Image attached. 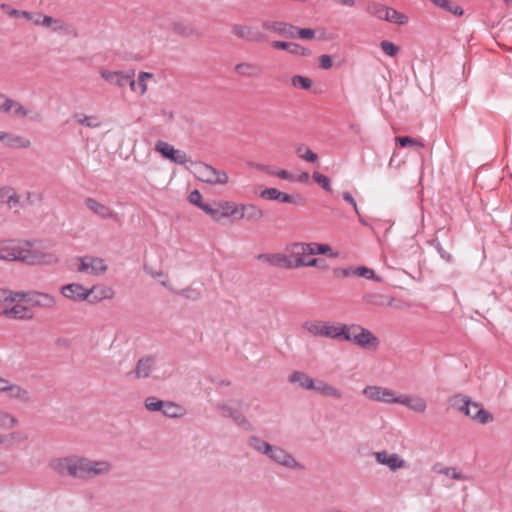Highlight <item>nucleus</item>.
Masks as SVG:
<instances>
[{"label": "nucleus", "instance_id": "obj_29", "mask_svg": "<svg viewBox=\"0 0 512 512\" xmlns=\"http://www.w3.org/2000/svg\"><path fill=\"white\" fill-rule=\"evenodd\" d=\"M156 361L153 357H144L137 362L133 371L135 378H147L155 369Z\"/></svg>", "mask_w": 512, "mask_h": 512}, {"label": "nucleus", "instance_id": "obj_5", "mask_svg": "<svg viewBox=\"0 0 512 512\" xmlns=\"http://www.w3.org/2000/svg\"><path fill=\"white\" fill-rule=\"evenodd\" d=\"M26 297V292L2 290V315L16 320L32 319L34 313Z\"/></svg>", "mask_w": 512, "mask_h": 512}, {"label": "nucleus", "instance_id": "obj_6", "mask_svg": "<svg viewBox=\"0 0 512 512\" xmlns=\"http://www.w3.org/2000/svg\"><path fill=\"white\" fill-rule=\"evenodd\" d=\"M27 439L26 433L20 428L19 420L10 413H2V447L12 448Z\"/></svg>", "mask_w": 512, "mask_h": 512}, {"label": "nucleus", "instance_id": "obj_24", "mask_svg": "<svg viewBox=\"0 0 512 512\" xmlns=\"http://www.w3.org/2000/svg\"><path fill=\"white\" fill-rule=\"evenodd\" d=\"M258 259L280 269H292L291 257L288 253L260 254Z\"/></svg>", "mask_w": 512, "mask_h": 512}, {"label": "nucleus", "instance_id": "obj_7", "mask_svg": "<svg viewBox=\"0 0 512 512\" xmlns=\"http://www.w3.org/2000/svg\"><path fill=\"white\" fill-rule=\"evenodd\" d=\"M345 341L352 342L362 349L371 351L377 350L380 345V340L376 335L358 324H350L348 326Z\"/></svg>", "mask_w": 512, "mask_h": 512}, {"label": "nucleus", "instance_id": "obj_62", "mask_svg": "<svg viewBox=\"0 0 512 512\" xmlns=\"http://www.w3.org/2000/svg\"><path fill=\"white\" fill-rule=\"evenodd\" d=\"M343 199L346 202H348L349 204H351L355 213L358 214L357 203H356L355 199L353 198V196L349 192H343Z\"/></svg>", "mask_w": 512, "mask_h": 512}, {"label": "nucleus", "instance_id": "obj_3", "mask_svg": "<svg viewBox=\"0 0 512 512\" xmlns=\"http://www.w3.org/2000/svg\"><path fill=\"white\" fill-rule=\"evenodd\" d=\"M205 213L212 220L219 222L225 218L236 221L259 222L265 217L264 210L254 203L234 202L230 200H217L214 206L210 205Z\"/></svg>", "mask_w": 512, "mask_h": 512}, {"label": "nucleus", "instance_id": "obj_11", "mask_svg": "<svg viewBox=\"0 0 512 512\" xmlns=\"http://www.w3.org/2000/svg\"><path fill=\"white\" fill-rule=\"evenodd\" d=\"M154 150L160 154L163 159L172 163L185 165L189 162L185 151L176 149L173 145L164 140H157L154 145Z\"/></svg>", "mask_w": 512, "mask_h": 512}, {"label": "nucleus", "instance_id": "obj_42", "mask_svg": "<svg viewBox=\"0 0 512 512\" xmlns=\"http://www.w3.org/2000/svg\"><path fill=\"white\" fill-rule=\"evenodd\" d=\"M94 292H97V295H95L94 297V302H99L102 300H111L116 295L115 290L107 285L96 286V290Z\"/></svg>", "mask_w": 512, "mask_h": 512}, {"label": "nucleus", "instance_id": "obj_32", "mask_svg": "<svg viewBox=\"0 0 512 512\" xmlns=\"http://www.w3.org/2000/svg\"><path fill=\"white\" fill-rule=\"evenodd\" d=\"M382 20L395 25H406L409 22V17L386 5Z\"/></svg>", "mask_w": 512, "mask_h": 512}, {"label": "nucleus", "instance_id": "obj_46", "mask_svg": "<svg viewBox=\"0 0 512 512\" xmlns=\"http://www.w3.org/2000/svg\"><path fill=\"white\" fill-rule=\"evenodd\" d=\"M386 5L378 2H371L366 7V12L378 20H382Z\"/></svg>", "mask_w": 512, "mask_h": 512}, {"label": "nucleus", "instance_id": "obj_4", "mask_svg": "<svg viewBox=\"0 0 512 512\" xmlns=\"http://www.w3.org/2000/svg\"><path fill=\"white\" fill-rule=\"evenodd\" d=\"M248 445L276 466L293 472H304L306 470L305 464L282 446L271 444L257 436L250 437Z\"/></svg>", "mask_w": 512, "mask_h": 512}, {"label": "nucleus", "instance_id": "obj_36", "mask_svg": "<svg viewBox=\"0 0 512 512\" xmlns=\"http://www.w3.org/2000/svg\"><path fill=\"white\" fill-rule=\"evenodd\" d=\"M42 27H45L52 32H65L67 31L68 25L59 18L45 15L42 21Z\"/></svg>", "mask_w": 512, "mask_h": 512}, {"label": "nucleus", "instance_id": "obj_50", "mask_svg": "<svg viewBox=\"0 0 512 512\" xmlns=\"http://www.w3.org/2000/svg\"><path fill=\"white\" fill-rule=\"evenodd\" d=\"M188 200L191 204L197 206L203 212H205V209L209 208L210 206V204H207L203 201L202 195L199 190L191 191L188 196Z\"/></svg>", "mask_w": 512, "mask_h": 512}, {"label": "nucleus", "instance_id": "obj_20", "mask_svg": "<svg viewBox=\"0 0 512 512\" xmlns=\"http://www.w3.org/2000/svg\"><path fill=\"white\" fill-rule=\"evenodd\" d=\"M26 298L30 306L43 309L54 308L57 304L56 297L45 292H26Z\"/></svg>", "mask_w": 512, "mask_h": 512}, {"label": "nucleus", "instance_id": "obj_47", "mask_svg": "<svg viewBox=\"0 0 512 512\" xmlns=\"http://www.w3.org/2000/svg\"><path fill=\"white\" fill-rule=\"evenodd\" d=\"M312 80L306 76L294 75L291 77V85L294 88L309 90L312 87Z\"/></svg>", "mask_w": 512, "mask_h": 512}, {"label": "nucleus", "instance_id": "obj_18", "mask_svg": "<svg viewBox=\"0 0 512 512\" xmlns=\"http://www.w3.org/2000/svg\"><path fill=\"white\" fill-rule=\"evenodd\" d=\"M2 112L7 113L9 116L17 119L29 118L34 119L31 111L22 103L11 98L2 100Z\"/></svg>", "mask_w": 512, "mask_h": 512}, {"label": "nucleus", "instance_id": "obj_10", "mask_svg": "<svg viewBox=\"0 0 512 512\" xmlns=\"http://www.w3.org/2000/svg\"><path fill=\"white\" fill-rule=\"evenodd\" d=\"M362 394L369 401L383 404H397V392L388 387L367 385L363 388Z\"/></svg>", "mask_w": 512, "mask_h": 512}, {"label": "nucleus", "instance_id": "obj_44", "mask_svg": "<svg viewBox=\"0 0 512 512\" xmlns=\"http://www.w3.org/2000/svg\"><path fill=\"white\" fill-rule=\"evenodd\" d=\"M173 30L177 34L184 36V37H190L195 34V29L193 28V26L186 22L173 23Z\"/></svg>", "mask_w": 512, "mask_h": 512}, {"label": "nucleus", "instance_id": "obj_21", "mask_svg": "<svg viewBox=\"0 0 512 512\" xmlns=\"http://www.w3.org/2000/svg\"><path fill=\"white\" fill-rule=\"evenodd\" d=\"M85 206L95 215L99 216L102 219H116L117 214L116 212L111 209L106 204L96 200L95 198H86Z\"/></svg>", "mask_w": 512, "mask_h": 512}, {"label": "nucleus", "instance_id": "obj_12", "mask_svg": "<svg viewBox=\"0 0 512 512\" xmlns=\"http://www.w3.org/2000/svg\"><path fill=\"white\" fill-rule=\"evenodd\" d=\"M2 205L7 217L18 216L24 208L21 195L12 187H2Z\"/></svg>", "mask_w": 512, "mask_h": 512}, {"label": "nucleus", "instance_id": "obj_54", "mask_svg": "<svg viewBox=\"0 0 512 512\" xmlns=\"http://www.w3.org/2000/svg\"><path fill=\"white\" fill-rule=\"evenodd\" d=\"M316 35V31L312 28H297L295 31V38L302 40H312Z\"/></svg>", "mask_w": 512, "mask_h": 512}, {"label": "nucleus", "instance_id": "obj_14", "mask_svg": "<svg viewBox=\"0 0 512 512\" xmlns=\"http://www.w3.org/2000/svg\"><path fill=\"white\" fill-rule=\"evenodd\" d=\"M95 290L96 285L92 286L91 288H86L81 283L74 282L63 285L60 288V293L64 298L68 300L74 302H84L89 299Z\"/></svg>", "mask_w": 512, "mask_h": 512}, {"label": "nucleus", "instance_id": "obj_35", "mask_svg": "<svg viewBox=\"0 0 512 512\" xmlns=\"http://www.w3.org/2000/svg\"><path fill=\"white\" fill-rule=\"evenodd\" d=\"M144 271L151 278L157 280L163 287L166 289L173 291L171 282L169 280L168 274L161 269H154L151 266H144Z\"/></svg>", "mask_w": 512, "mask_h": 512}, {"label": "nucleus", "instance_id": "obj_8", "mask_svg": "<svg viewBox=\"0 0 512 512\" xmlns=\"http://www.w3.org/2000/svg\"><path fill=\"white\" fill-rule=\"evenodd\" d=\"M31 394L24 386L2 379V403L11 407L28 404Z\"/></svg>", "mask_w": 512, "mask_h": 512}, {"label": "nucleus", "instance_id": "obj_19", "mask_svg": "<svg viewBox=\"0 0 512 512\" xmlns=\"http://www.w3.org/2000/svg\"><path fill=\"white\" fill-rule=\"evenodd\" d=\"M231 31L234 36L247 42H261L265 39L264 35L251 25L236 24Z\"/></svg>", "mask_w": 512, "mask_h": 512}, {"label": "nucleus", "instance_id": "obj_43", "mask_svg": "<svg viewBox=\"0 0 512 512\" xmlns=\"http://www.w3.org/2000/svg\"><path fill=\"white\" fill-rule=\"evenodd\" d=\"M353 275L361 277V278H365V279L374 280L376 282L382 281L381 277L377 276L375 274L374 270H372L366 266L355 267V271H353Z\"/></svg>", "mask_w": 512, "mask_h": 512}, {"label": "nucleus", "instance_id": "obj_31", "mask_svg": "<svg viewBox=\"0 0 512 512\" xmlns=\"http://www.w3.org/2000/svg\"><path fill=\"white\" fill-rule=\"evenodd\" d=\"M432 470L434 473H436L438 475H444V476L454 479V480H459V481L468 480V477L455 467H448V466H444L442 464H435L432 467Z\"/></svg>", "mask_w": 512, "mask_h": 512}, {"label": "nucleus", "instance_id": "obj_1", "mask_svg": "<svg viewBox=\"0 0 512 512\" xmlns=\"http://www.w3.org/2000/svg\"><path fill=\"white\" fill-rule=\"evenodd\" d=\"M49 466L59 475L85 481L107 476L113 469V464L109 460L92 459L80 455L54 458Z\"/></svg>", "mask_w": 512, "mask_h": 512}, {"label": "nucleus", "instance_id": "obj_58", "mask_svg": "<svg viewBox=\"0 0 512 512\" xmlns=\"http://www.w3.org/2000/svg\"><path fill=\"white\" fill-rule=\"evenodd\" d=\"M319 67L323 70H329L333 66L332 57L327 54H323L318 58Z\"/></svg>", "mask_w": 512, "mask_h": 512}, {"label": "nucleus", "instance_id": "obj_17", "mask_svg": "<svg viewBox=\"0 0 512 512\" xmlns=\"http://www.w3.org/2000/svg\"><path fill=\"white\" fill-rule=\"evenodd\" d=\"M373 456L378 464L387 466L393 472L407 467L406 461L396 453L383 450L374 452Z\"/></svg>", "mask_w": 512, "mask_h": 512}, {"label": "nucleus", "instance_id": "obj_34", "mask_svg": "<svg viewBox=\"0 0 512 512\" xmlns=\"http://www.w3.org/2000/svg\"><path fill=\"white\" fill-rule=\"evenodd\" d=\"M235 71L243 77H258L261 74V68L252 62H241L235 65Z\"/></svg>", "mask_w": 512, "mask_h": 512}, {"label": "nucleus", "instance_id": "obj_53", "mask_svg": "<svg viewBox=\"0 0 512 512\" xmlns=\"http://www.w3.org/2000/svg\"><path fill=\"white\" fill-rule=\"evenodd\" d=\"M312 177H313L314 181L317 182L319 185H321V187L324 190H326L327 192L332 191L331 181L327 176H325L319 172H314Z\"/></svg>", "mask_w": 512, "mask_h": 512}, {"label": "nucleus", "instance_id": "obj_22", "mask_svg": "<svg viewBox=\"0 0 512 512\" xmlns=\"http://www.w3.org/2000/svg\"><path fill=\"white\" fill-rule=\"evenodd\" d=\"M348 326L341 322L323 321V337L332 340H345Z\"/></svg>", "mask_w": 512, "mask_h": 512}, {"label": "nucleus", "instance_id": "obj_40", "mask_svg": "<svg viewBox=\"0 0 512 512\" xmlns=\"http://www.w3.org/2000/svg\"><path fill=\"white\" fill-rule=\"evenodd\" d=\"M324 320H307L303 323V329L313 337H323Z\"/></svg>", "mask_w": 512, "mask_h": 512}, {"label": "nucleus", "instance_id": "obj_37", "mask_svg": "<svg viewBox=\"0 0 512 512\" xmlns=\"http://www.w3.org/2000/svg\"><path fill=\"white\" fill-rule=\"evenodd\" d=\"M156 82L153 73L141 71L137 76L138 94L143 96L147 93L150 83Z\"/></svg>", "mask_w": 512, "mask_h": 512}, {"label": "nucleus", "instance_id": "obj_49", "mask_svg": "<svg viewBox=\"0 0 512 512\" xmlns=\"http://www.w3.org/2000/svg\"><path fill=\"white\" fill-rule=\"evenodd\" d=\"M288 53L298 57H310L312 55L311 49L304 47L298 43L290 42Z\"/></svg>", "mask_w": 512, "mask_h": 512}, {"label": "nucleus", "instance_id": "obj_64", "mask_svg": "<svg viewBox=\"0 0 512 512\" xmlns=\"http://www.w3.org/2000/svg\"><path fill=\"white\" fill-rule=\"evenodd\" d=\"M319 262L317 258H307L305 262H299L298 264H302V267H316L319 265Z\"/></svg>", "mask_w": 512, "mask_h": 512}, {"label": "nucleus", "instance_id": "obj_9", "mask_svg": "<svg viewBox=\"0 0 512 512\" xmlns=\"http://www.w3.org/2000/svg\"><path fill=\"white\" fill-rule=\"evenodd\" d=\"M192 173L199 181L208 185H226L229 182V176L224 170L204 162L192 163Z\"/></svg>", "mask_w": 512, "mask_h": 512}, {"label": "nucleus", "instance_id": "obj_15", "mask_svg": "<svg viewBox=\"0 0 512 512\" xmlns=\"http://www.w3.org/2000/svg\"><path fill=\"white\" fill-rule=\"evenodd\" d=\"M285 252L291 257V264L293 268H300L302 264L299 262H305L308 256L313 255V250L310 243L305 242H293L286 246Z\"/></svg>", "mask_w": 512, "mask_h": 512}, {"label": "nucleus", "instance_id": "obj_33", "mask_svg": "<svg viewBox=\"0 0 512 512\" xmlns=\"http://www.w3.org/2000/svg\"><path fill=\"white\" fill-rule=\"evenodd\" d=\"M100 75L103 79H105L107 82L115 84L118 87H124L126 84L127 73H124L122 71H109L106 69H102L100 71Z\"/></svg>", "mask_w": 512, "mask_h": 512}, {"label": "nucleus", "instance_id": "obj_28", "mask_svg": "<svg viewBox=\"0 0 512 512\" xmlns=\"http://www.w3.org/2000/svg\"><path fill=\"white\" fill-rule=\"evenodd\" d=\"M217 412L227 418H232L237 423L243 419L241 414L237 411L236 402L233 400L220 401L215 405Z\"/></svg>", "mask_w": 512, "mask_h": 512}, {"label": "nucleus", "instance_id": "obj_63", "mask_svg": "<svg viewBox=\"0 0 512 512\" xmlns=\"http://www.w3.org/2000/svg\"><path fill=\"white\" fill-rule=\"evenodd\" d=\"M275 175L278 178L284 179V180H291V181H293V179H294V176L290 172H288L287 170H284V169L276 171Z\"/></svg>", "mask_w": 512, "mask_h": 512}, {"label": "nucleus", "instance_id": "obj_25", "mask_svg": "<svg viewBox=\"0 0 512 512\" xmlns=\"http://www.w3.org/2000/svg\"><path fill=\"white\" fill-rule=\"evenodd\" d=\"M313 391L321 396L335 400H341L344 396L341 389L324 380L316 381Z\"/></svg>", "mask_w": 512, "mask_h": 512}, {"label": "nucleus", "instance_id": "obj_39", "mask_svg": "<svg viewBox=\"0 0 512 512\" xmlns=\"http://www.w3.org/2000/svg\"><path fill=\"white\" fill-rule=\"evenodd\" d=\"M74 120L77 124L87 128H98L101 126V120L96 115L76 114Z\"/></svg>", "mask_w": 512, "mask_h": 512}, {"label": "nucleus", "instance_id": "obj_48", "mask_svg": "<svg viewBox=\"0 0 512 512\" xmlns=\"http://www.w3.org/2000/svg\"><path fill=\"white\" fill-rule=\"evenodd\" d=\"M310 245H311L312 250H313V255H316V254H319V255H329L331 257H337L338 256V253L337 252H333L331 247L328 244L311 242Z\"/></svg>", "mask_w": 512, "mask_h": 512}, {"label": "nucleus", "instance_id": "obj_51", "mask_svg": "<svg viewBox=\"0 0 512 512\" xmlns=\"http://www.w3.org/2000/svg\"><path fill=\"white\" fill-rule=\"evenodd\" d=\"M164 402L165 401L160 400L156 397H148L145 399L144 405L145 408L151 412H161Z\"/></svg>", "mask_w": 512, "mask_h": 512}, {"label": "nucleus", "instance_id": "obj_45", "mask_svg": "<svg viewBox=\"0 0 512 512\" xmlns=\"http://www.w3.org/2000/svg\"><path fill=\"white\" fill-rule=\"evenodd\" d=\"M395 141L401 146V147H413L415 149H422L424 147V144L421 140L415 139L409 136H399L395 138Z\"/></svg>", "mask_w": 512, "mask_h": 512}, {"label": "nucleus", "instance_id": "obj_38", "mask_svg": "<svg viewBox=\"0 0 512 512\" xmlns=\"http://www.w3.org/2000/svg\"><path fill=\"white\" fill-rule=\"evenodd\" d=\"M161 413L170 418H180L185 415V409L170 401H165Z\"/></svg>", "mask_w": 512, "mask_h": 512}, {"label": "nucleus", "instance_id": "obj_55", "mask_svg": "<svg viewBox=\"0 0 512 512\" xmlns=\"http://www.w3.org/2000/svg\"><path fill=\"white\" fill-rule=\"evenodd\" d=\"M380 47L382 51L387 54L388 56H395L399 52L400 48L396 46L394 43L384 40L380 43Z\"/></svg>", "mask_w": 512, "mask_h": 512}, {"label": "nucleus", "instance_id": "obj_61", "mask_svg": "<svg viewBox=\"0 0 512 512\" xmlns=\"http://www.w3.org/2000/svg\"><path fill=\"white\" fill-rule=\"evenodd\" d=\"M272 47L274 49H278V50H284V51H289V45H290V42H286V41H273L272 42Z\"/></svg>", "mask_w": 512, "mask_h": 512}, {"label": "nucleus", "instance_id": "obj_60", "mask_svg": "<svg viewBox=\"0 0 512 512\" xmlns=\"http://www.w3.org/2000/svg\"><path fill=\"white\" fill-rule=\"evenodd\" d=\"M44 16L45 15L42 13L32 12L29 22L33 23L36 26H42Z\"/></svg>", "mask_w": 512, "mask_h": 512}, {"label": "nucleus", "instance_id": "obj_16", "mask_svg": "<svg viewBox=\"0 0 512 512\" xmlns=\"http://www.w3.org/2000/svg\"><path fill=\"white\" fill-rule=\"evenodd\" d=\"M397 404L417 414H424L428 408L427 400L417 394H398Z\"/></svg>", "mask_w": 512, "mask_h": 512}, {"label": "nucleus", "instance_id": "obj_59", "mask_svg": "<svg viewBox=\"0 0 512 512\" xmlns=\"http://www.w3.org/2000/svg\"><path fill=\"white\" fill-rule=\"evenodd\" d=\"M126 76L128 78L126 80V83L129 84V87H130L131 91L138 94L137 78L136 79L133 78L134 71H130L129 73H127Z\"/></svg>", "mask_w": 512, "mask_h": 512}, {"label": "nucleus", "instance_id": "obj_52", "mask_svg": "<svg viewBox=\"0 0 512 512\" xmlns=\"http://www.w3.org/2000/svg\"><path fill=\"white\" fill-rule=\"evenodd\" d=\"M470 397L464 394H455L449 398L450 406L459 411Z\"/></svg>", "mask_w": 512, "mask_h": 512}, {"label": "nucleus", "instance_id": "obj_2", "mask_svg": "<svg viewBox=\"0 0 512 512\" xmlns=\"http://www.w3.org/2000/svg\"><path fill=\"white\" fill-rule=\"evenodd\" d=\"M2 260L22 262L31 266H54L60 261L52 251L36 247L24 239L2 241Z\"/></svg>", "mask_w": 512, "mask_h": 512}, {"label": "nucleus", "instance_id": "obj_26", "mask_svg": "<svg viewBox=\"0 0 512 512\" xmlns=\"http://www.w3.org/2000/svg\"><path fill=\"white\" fill-rule=\"evenodd\" d=\"M467 417L480 424H488L493 421V415L484 409L483 405L479 402L473 401Z\"/></svg>", "mask_w": 512, "mask_h": 512}, {"label": "nucleus", "instance_id": "obj_57", "mask_svg": "<svg viewBox=\"0 0 512 512\" xmlns=\"http://www.w3.org/2000/svg\"><path fill=\"white\" fill-rule=\"evenodd\" d=\"M284 203H294L299 204L302 202V198L300 196H293L284 192H279L278 200Z\"/></svg>", "mask_w": 512, "mask_h": 512}, {"label": "nucleus", "instance_id": "obj_27", "mask_svg": "<svg viewBox=\"0 0 512 512\" xmlns=\"http://www.w3.org/2000/svg\"><path fill=\"white\" fill-rule=\"evenodd\" d=\"M288 381L306 391H313L316 384L312 377L302 371L292 372L288 377Z\"/></svg>", "mask_w": 512, "mask_h": 512}, {"label": "nucleus", "instance_id": "obj_30", "mask_svg": "<svg viewBox=\"0 0 512 512\" xmlns=\"http://www.w3.org/2000/svg\"><path fill=\"white\" fill-rule=\"evenodd\" d=\"M2 145L13 149H26L31 142L28 138L10 133H2Z\"/></svg>", "mask_w": 512, "mask_h": 512}, {"label": "nucleus", "instance_id": "obj_23", "mask_svg": "<svg viewBox=\"0 0 512 512\" xmlns=\"http://www.w3.org/2000/svg\"><path fill=\"white\" fill-rule=\"evenodd\" d=\"M262 27L270 32L287 38H295L296 26L283 21H264Z\"/></svg>", "mask_w": 512, "mask_h": 512}, {"label": "nucleus", "instance_id": "obj_56", "mask_svg": "<svg viewBox=\"0 0 512 512\" xmlns=\"http://www.w3.org/2000/svg\"><path fill=\"white\" fill-rule=\"evenodd\" d=\"M279 192L276 188H266L260 192L259 196L264 200L277 201Z\"/></svg>", "mask_w": 512, "mask_h": 512}, {"label": "nucleus", "instance_id": "obj_41", "mask_svg": "<svg viewBox=\"0 0 512 512\" xmlns=\"http://www.w3.org/2000/svg\"><path fill=\"white\" fill-rule=\"evenodd\" d=\"M295 152L301 159L309 162L315 163L318 160V155L314 153L308 146L305 144H298L295 147Z\"/></svg>", "mask_w": 512, "mask_h": 512}, {"label": "nucleus", "instance_id": "obj_13", "mask_svg": "<svg viewBox=\"0 0 512 512\" xmlns=\"http://www.w3.org/2000/svg\"><path fill=\"white\" fill-rule=\"evenodd\" d=\"M77 271L90 276H102L108 271L106 261L100 257L84 256L78 259Z\"/></svg>", "mask_w": 512, "mask_h": 512}]
</instances>
